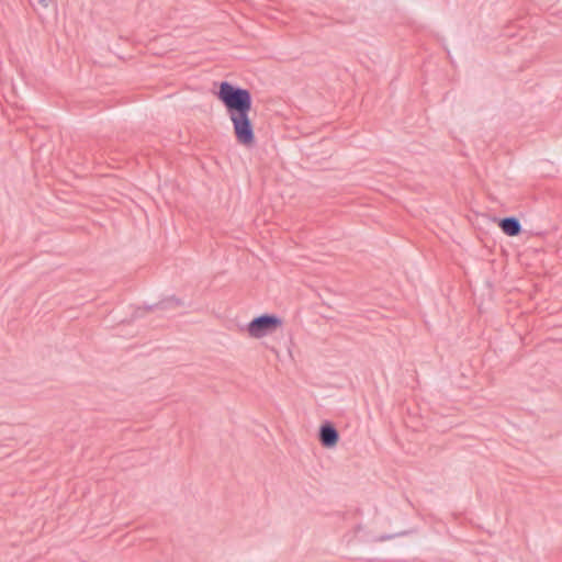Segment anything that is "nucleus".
I'll list each match as a JSON object with an SVG mask.
<instances>
[{"label": "nucleus", "mask_w": 562, "mask_h": 562, "mask_svg": "<svg viewBox=\"0 0 562 562\" xmlns=\"http://www.w3.org/2000/svg\"><path fill=\"white\" fill-rule=\"evenodd\" d=\"M318 439L323 447L333 448L339 440V434L331 423H324L319 428Z\"/></svg>", "instance_id": "3"}, {"label": "nucleus", "mask_w": 562, "mask_h": 562, "mask_svg": "<svg viewBox=\"0 0 562 562\" xmlns=\"http://www.w3.org/2000/svg\"><path fill=\"white\" fill-rule=\"evenodd\" d=\"M47 0H38L40 3L45 4Z\"/></svg>", "instance_id": "6"}, {"label": "nucleus", "mask_w": 562, "mask_h": 562, "mask_svg": "<svg viewBox=\"0 0 562 562\" xmlns=\"http://www.w3.org/2000/svg\"><path fill=\"white\" fill-rule=\"evenodd\" d=\"M217 99L226 109L237 140H254V126L249 117L252 106L250 91L223 81L218 87Z\"/></svg>", "instance_id": "1"}, {"label": "nucleus", "mask_w": 562, "mask_h": 562, "mask_svg": "<svg viewBox=\"0 0 562 562\" xmlns=\"http://www.w3.org/2000/svg\"><path fill=\"white\" fill-rule=\"evenodd\" d=\"M392 538H393V536H391V535H385V536H381V537L379 538V540H380V541H385V540H390V539H392Z\"/></svg>", "instance_id": "5"}, {"label": "nucleus", "mask_w": 562, "mask_h": 562, "mask_svg": "<svg viewBox=\"0 0 562 562\" xmlns=\"http://www.w3.org/2000/svg\"><path fill=\"white\" fill-rule=\"evenodd\" d=\"M282 325V319L277 315L263 314L255 317L247 326V331L252 338H262L274 333Z\"/></svg>", "instance_id": "2"}, {"label": "nucleus", "mask_w": 562, "mask_h": 562, "mask_svg": "<svg viewBox=\"0 0 562 562\" xmlns=\"http://www.w3.org/2000/svg\"><path fill=\"white\" fill-rule=\"evenodd\" d=\"M498 226L508 236H517L521 232V225L518 218L514 216L504 217L499 221Z\"/></svg>", "instance_id": "4"}]
</instances>
